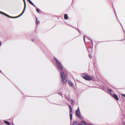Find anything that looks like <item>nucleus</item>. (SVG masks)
<instances>
[{
	"instance_id": "f257e3e1",
	"label": "nucleus",
	"mask_w": 125,
	"mask_h": 125,
	"mask_svg": "<svg viewBox=\"0 0 125 125\" xmlns=\"http://www.w3.org/2000/svg\"><path fill=\"white\" fill-rule=\"evenodd\" d=\"M60 74L62 78L63 84L67 82V79L65 77V75L64 73L62 72H61L60 73Z\"/></svg>"
},
{
	"instance_id": "f03ea898",
	"label": "nucleus",
	"mask_w": 125,
	"mask_h": 125,
	"mask_svg": "<svg viewBox=\"0 0 125 125\" xmlns=\"http://www.w3.org/2000/svg\"><path fill=\"white\" fill-rule=\"evenodd\" d=\"M54 60L56 62V64L59 70H62L63 68V67L62 65L61 64V63L55 58H54Z\"/></svg>"
},
{
	"instance_id": "7ed1b4c3",
	"label": "nucleus",
	"mask_w": 125,
	"mask_h": 125,
	"mask_svg": "<svg viewBox=\"0 0 125 125\" xmlns=\"http://www.w3.org/2000/svg\"><path fill=\"white\" fill-rule=\"evenodd\" d=\"M82 76L83 78L84 79H85L87 80H90L92 79V77H91L83 74H82Z\"/></svg>"
},
{
	"instance_id": "20e7f679",
	"label": "nucleus",
	"mask_w": 125,
	"mask_h": 125,
	"mask_svg": "<svg viewBox=\"0 0 125 125\" xmlns=\"http://www.w3.org/2000/svg\"><path fill=\"white\" fill-rule=\"evenodd\" d=\"M76 115L78 117H79L80 118H81L80 111L79 107L78 108V109L76 111Z\"/></svg>"
},
{
	"instance_id": "39448f33",
	"label": "nucleus",
	"mask_w": 125,
	"mask_h": 125,
	"mask_svg": "<svg viewBox=\"0 0 125 125\" xmlns=\"http://www.w3.org/2000/svg\"><path fill=\"white\" fill-rule=\"evenodd\" d=\"M69 107L70 111V119L71 120H72V109L70 105H69Z\"/></svg>"
},
{
	"instance_id": "423d86ee",
	"label": "nucleus",
	"mask_w": 125,
	"mask_h": 125,
	"mask_svg": "<svg viewBox=\"0 0 125 125\" xmlns=\"http://www.w3.org/2000/svg\"><path fill=\"white\" fill-rule=\"evenodd\" d=\"M24 9H23L22 12L21 13L19 16L17 17H18L21 16L23 14V13H24V12L25 11V9H26V4L25 1H24Z\"/></svg>"
},
{
	"instance_id": "0eeeda50",
	"label": "nucleus",
	"mask_w": 125,
	"mask_h": 125,
	"mask_svg": "<svg viewBox=\"0 0 125 125\" xmlns=\"http://www.w3.org/2000/svg\"><path fill=\"white\" fill-rule=\"evenodd\" d=\"M65 98L66 99H67L68 101H71V104H73V101L72 100H71L69 98V96H68L67 97L66 95L65 96Z\"/></svg>"
},
{
	"instance_id": "6e6552de",
	"label": "nucleus",
	"mask_w": 125,
	"mask_h": 125,
	"mask_svg": "<svg viewBox=\"0 0 125 125\" xmlns=\"http://www.w3.org/2000/svg\"><path fill=\"white\" fill-rule=\"evenodd\" d=\"M111 95L112 96H114V98L117 100H119V98L117 96L116 94H111Z\"/></svg>"
},
{
	"instance_id": "1a4fd4ad",
	"label": "nucleus",
	"mask_w": 125,
	"mask_h": 125,
	"mask_svg": "<svg viewBox=\"0 0 125 125\" xmlns=\"http://www.w3.org/2000/svg\"><path fill=\"white\" fill-rule=\"evenodd\" d=\"M0 13H1V14H3L4 15H5L9 17H10V18H15V17H10V16H9V15H8L6 14L5 13H3L1 11H0Z\"/></svg>"
},
{
	"instance_id": "9d476101",
	"label": "nucleus",
	"mask_w": 125,
	"mask_h": 125,
	"mask_svg": "<svg viewBox=\"0 0 125 125\" xmlns=\"http://www.w3.org/2000/svg\"><path fill=\"white\" fill-rule=\"evenodd\" d=\"M80 124L82 125H87L86 123L84 121H82L81 122Z\"/></svg>"
},
{
	"instance_id": "9b49d317",
	"label": "nucleus",
	"mask_w": 125,
	"mask_h": 125,
	"mask_svg": "<svg viewBox=\"0 0 125 125\" xmlns=\"http://www.w3.org/2000/svg\"><path fill=\"white\" fill-rule=\"evenodd\" d=\"M29 2L31 5L33 6L34 7H35L36 6L33 4V3L30 0H27Z\"/></svg>"
},
{
	"instance_id": "f8f14e48",
	"label": "nucleus",
	"mask_w": 125,
	"mask_h": 125,
	"mask_svg": "<svg viewBox=\"0 0 125 125\" xmlns=\"http://www.w3.org/2000/svg\"><path fill=\"white\" fill-rule=\"evenodd\" d=\"M68 18V16L67 14H65L64 15V19L65 20L67 19Z\"/></svg>"
},
{
	"instance_id": "ddd939ff",
	"label": "nucleus",
	"mask_w": 125,
	"mask_h": 125,
	"mask_svg": "<svg viewBox=\"0 0 125 125\" xmlns=\"http://www.w3.org/2000/svg\"><path fill=\"white\" fill-rule=\"evenodd\" d=\"M4 122L7 125H10V124L9 122L4 121Z\"/></svg>"
},
{
	"instance_id": "4468645a",
	"label": "nucleus",
	"mask_w": 125,
	"mask_h": 125,
	"mask_svg": "<svg viewBox=\"0 0 125 125\" xmlns=\"http://www.w3.org/2000/svg\"><path fill=\"white\" fill-rule=\"evenodd\" d=\"M68 83L70 86H73V84L71 82V81H69L68 82Z\"/></svg>"
},
{
	"instance_id": "2eb2a0df",
	"label": "nucleus",
	"mask_w": 125,
	"mask_h": 125,
	"mask_svg": "<svg viewBox=\"0 0 125 125\" xmlns=\"http://www.w3.org/2000/svg\"><path fill=\"white\" fill-rule=\"evenodd\" d=\"M40 21H39L37 20V18H36V23L37 24H38L40 23Z\"/></svg>"
},
{
	"instance_id": "dca6fc26",
	"label": "nucleus",
	"mask_w": 125,
	"mask_h": 125,
	"mask_svg": "<svg viewBox=\"0 0 125 125\" xmlns=\"http://www.w3.org/2000/svg\"><path fill=\"white\" fill-rule=\"evenodd\" d=\"M78 123L74 122V123H73V125H78Z\"/></svg>"
},
{
	"instance_id": "f3484780",
	"label": "nucleus",
	"mask_w": 125,
	"mask_h": 125,
	"mask_svg": "<svg viewBox=\"0 0 125 125\" xmlns=\"http://www.w3.org/2000/svg\"><path fill=\"white\" fill-rule=\"evenodd\" d=\"M123 124L125 125V117L123 119Z\"/></svg>"
},
{
	"instance_id": "a211bd4d",
	"label": "nucleus",
	"mask_w": 125,
	"mask_h": 125,
	"mask_svg": "<svg viewBox=\"0 0 125 125\" xmlns=\"http://www.w3.org/2000/svg\"><path fill=\"white\" fill-rule=\"evenodd\" d=\"M36 11H37L38 13H40V12H39V10L38 9H37L36 10Z\"/></svg>"
},
{
	"instance_id": "6ab92c4d",
	"label": "nucleus",
	"mask_w": 125,
	"mask_h": 125,
	"mask_svg": "<svg viewBox=\"0 0 125 125\" xmlns=\"http://www.w3.org/2000/svg\"><path fill=\"white\" fill-rule=\"evenodd\" d=\"M89 57L90 58H91L92 57V56L91 55L89 54Z\"/></svg>"
},
{
	"instance_id": "aec40b11",
	"label": "nucleus",
	"mask_w": 125,
	"mask_h": 125,
	"mask_svg": "<svg viewBox=\"0 0 125 125\" xmlns=\"http://www.w3.org/2000/svg\"><path fill=\"white\" fill-rule=\"evenodd\" d=\"M108 90L109 92H111V89H108Z\"/></svg>"
},
{
	"instance_id": "412c9836",
	"label": "nucleus",
	"mask_w": 125,
	"mask_h": 125,
	"mask_svg": "<svg viewBox=\"0 0 125 125\" xmlns=\"http://www.w3.org/2000/svg\"><path fill=\"white\" fill-rule=\"evenodd\" d=\"M83 40L84 42H85V37L84 36H83Z\"/></svg>"
},
{
	"instance_id": "4be33fe9",
	"label": "nucleus",
	"mask_w": 125,
	"mask_h": 125,
	"mask_svg": "<svg viewBox=\"0 0 125 125\" xmlns=\"http://www.w3.org/2000/svg\"><path fill=\"white\" fill-rule=\"evenodd\" d=\"M59 94H60V95H61L62 94V93H59Z\"/></svg>"
},
{
	"instance_id": "5701e85b",
	"label": "nucleus",
	"mask_w": 125,
	"mask_h": 125,
	"mask_svg": "<svg viewBox=\"0 0 125 125\" xmlns=\"http://www.w3.org/2000/svg\"><path fill=\"white\" fill-rule=\"evenodd\" d=\"M89 125H93V124H90Z\"/></svg>"
},
{
	"instance_id": "b1692460",
	"label": "nucleus",
	"mask_w": 125,
	"mask_h": 125,
	"mask_svg": "<svg viewBox=\"0 0 125 125\" xmlns=\"http://www.w3.org/2000/svg\"><path fill=\"white\" fill-rule=\"evenodd\" d=\"M0 72H1V71L0 70Z\"/></svg>"
},
{
	"instance_id": "393cba45",
	"label": "nucleus",
	"mask_w": 125,
	"mask_h": 125,
	"mask_svg": "<svg viewBox=\"0 0 125 125\" xmlns=\"http://www.w3.org/2000/svg\"><path fill=\"white\" fill-rule=\"evenodd\" d=\"M23 0V1H25V0Z\"/></svg>"
}]
</instances>
